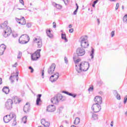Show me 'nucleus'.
Wrapping results in <instances>:
<instances>
[{
    "label": "nucleus",
    "instance_id": "43",
    "mask_svg": "<svg viewBox=\"0 0 127 127\" xmlns=\"http://www.w3.org/2000/svg\"><path fill=\"white\" fill-rule=\"evenodd\" d=\"M115 36V31H112L111 32V37H114Z\"/></svg>",
    "mask_w": 127,
    "mask_h": 127
},
{
    "label": "nucleus",
    "instance_id": "31",
    "mask_svg": "<svg viewBox=\"0 0 127 127\" xmlns=\"http://www.w3.org/2000/svg\"><path fill=\"white\" fill-rule=\"evenodd\" d=\"M62 39H64L65 42H68V40L66 38V34L62 33Z\"/></svg>",
    "mask_w": 127,
    "mask_h": 127
},
{
    "label": "nucleus",
    "instance_id": "2",
    "mask_svg": "<svg viewBox=\"0 0 127 127\" xmlns=\"http://www.w3.org/2000/svg\"><path fill=\"white\" fill-rule=\"evenodd\" d=\"M61 101H64V98L62 94H58L51 99V102L55 105H58Z\"/></svg>",
    "mask_w": 127,
    "mask_h": 127
},
{
    "label": "nucleus",
    "instance_id": "10",
    "mask_svg": "<svg viewBox=\"0 0 127 127\" xmlns=\"http://www.w3.org/2000/svg\"><path fill=\"white\" fill-rule=\"evenodd\" d=\"M11 28L10 27L4 29V32L3 33V35L4 37H8L10 34H11Z\"/></svg>",
    "mask_w": 127,
    "mask_h": 127
},
{
    "label": "nucleus",
    "instance_id": "24",
    "mask_svg": "<svg viewBox=\"0 0 127 127\" xmlns=\"http://www.w3.org/2000/svg\"><path fill=\"white\" fill-rule=\"evenodd\" d=\"M2 91L5 94H8L9 93V89L7 87H4L2 89Z\"/></svg>",
    "mask_w": 127,
    "mask_h": 127
},
{
    "label": "nucleus",
    "instance_id": "51",
    "mask_svg": "<svg viewBox=\"0 0 127 127\" xmlns=\"http://www.w3.org/2000/svg\"><path fill=\"white\" fill-rule=\"evenodd\" d=\"M53 27L54 28H56V23H55V22H53Z\"/></svg>",
    "mask_w": 127,
    "mask_h": 127
},
{
    "label": "nucleus",
    "instance_id": "6",
    "mask_svg": "<svg viewBox=\"0 0 127 127\" xmlns=\"http://www.w3.org/2000/svg\"><path fill=\"white\" fill-rule=\"evenodd\" d=\"M41 49L37 50L34 54H32L31 58L33 61H36L40 58Z\"/></svg>",
    "mask_w": 127,
    "mask_h": 127
},
{
    "label": "nucleus",
    "instance_id": "27",
    "mask_svg": "<svg viewBox=\"0 0 127 127\" xmlns=\"http://www.w3.org/2000/svg\"><path fill=\"white\" fill-rule=\"evenodd\" d=\"M12 121H13V122L12 123V127H15L16 126V115H15V118H13Z\"/></svg>",
    "mask_w": 127,
    "mask_h": 127
},
{
    "label": "nucleus",
    "instance_id": "23",
    "mask_svg": "<svg viewBox=\"0 0 127 127\" xmlns=\"http://www.w3.org/2000/svg\"><path fill=\"white\" fill-rule=\"evenodd\" d=\"M78 56H74L73 57V61L75 63V65H78V63L81 61V60L80 59H77Z\"/></svg>",
    "mask_w": 127,
    "mask_h": 127
},
{
    "label": "nucleus",
    "instance_id": "37",
    "mask_svg": "<svg viewBox=\"0 0 127 127\" xmlns=\"http://www.w3.org/2000/svg\"><path fill=\"white\" fill-rule=\"evenodd\" d=\"M68 96H71V97H72L73 98H76V96H77L76 94H73L71 93H69V95Z\"/></svg>",
    "mask_w": 127,
    "mask_h": 127
},
{
    "label": "nucleus",
    "instance_id": "22",
    "mask_svg": "<svg viewBox=\"0 0 127 127\" xmlns=\"http://www.w3.org/2000/svg\"><path fill=\"white\" fill-rule=\"evenodd\" d=\"M46 34L47 36L50 38H52L53 37V35L51 33V31L50 29H47L46 30Z\"/></svg>",
    "mask_w": 127,
    "mask_h": 127
},
{
    "label": "nucleus",
    "instance_id": "45",
    "mask_svg": "<svg viewBox=\"0 0 127 127\" xmlns=\"http://www.w3.org/2000/svg\"><path fill=\"white\" fill-rule=\"evenodd\" d=\"M78 7L76 8V9L75 10V11L73 12V14L76 15L77 14V11H78Z\"/></svg>",
    "mask_w": 127,
    "mask_h": 127
},
{
    "label": "nucleus",
    "instance_id": "38",
    "mask_svg": "<svg viewBox=\"0 0 127 127\" xmlns=\"http://www.w3.org/2000/svg\"><path fill=\"white\" fill-rule=\"evenodd\" d=\"M29 69L31 70V71H30L31 73H33V72H34V69H33V68H32V67L29 66Z\"/></svg>",
    "mask_w": 127,
    "mask_h": 127
},
{
    "label": "nucleus",
    "instance_id": "61",
    "mask_svg": "<svg viewBox=\"0 0 127 127\" xmlns=\"http://www.w3.org/2000/svg\"><path fill=\"white\" fill-rule=\"evenodd\" d=\"M18 9H19V10H21L22 9H24V8H18Z\"/></svg>",
    "mask_w": 127,
    "mask_h": 127
},
{
    "label": "nucleus",
    "instance_id": "12",
    "mask_svg": "<svg viewBox=\"0 0 127 127\" xmlns=\"http://www.w3.org/2000/svg\"><path fill=\"white\" fill-rule=\"evenodd\" d=\"M55 68H56V65L55 64H52L50 68L48 69V73H49L50 75H52L54 72V70H55Z\"/></svg>",
    "mask_w": 127,
    "mask_h": 127
},
{
    "label": "nucleus",
    "instance_id": "16",
    "mask_svg": "<svg viewBox=\"0 0 127 127\" xmlns=\"http://www.w3.org/2000/svg\"><path fill=\"white\" fill-rule=\"evenodd\" d=\"M6 48V46L4 44H2L0 45V55H3Z\"/></svg>",
    "mask_w": 127,
    "mask_h": 127
},
{
    "label": "nucleus",
    "instance_id": "60",
    "mask_svg": "<svg viewBox=\"0 0 127 127\" xmlns=\"http://www.w3.org/2000/svg\"><path fill=\"white\" fill-rule=\"evenodd\" d=\"M97 21L98 22V24H100V20H99V19H97Z\"/></svg>",
    "mask_w": 127,
    "mask_h": 127
},
{
    "label": "nucleus",
    "instance_id": "3",
    "mask_svg": "<svg viewBox=\"0 0 127 127\" xmlns=\"http://www.w3.org/2000/svg\"><path fill=\"white\" fill-rule=\"evenodd\" d=\"M79 42L82 48H87L89 46V43L88 42V37L87 36H82L79 39Z\"/></svg>",
    "mask_w": 127,
    "mask_h": 127
},
{
    "label": "nucleus",
    "instance_id": "21",
    "mask_svg": "<svg viewBox=\"0 0 127 127\" xmlns=\"http://www.w3.org/2000/svg\"><path fill=\"white\" fill-rule=\"evenodd\" d=\"M113 94L115 96L117 100H121V95H119V93H118V91H117L116 90H114L113 91Z\"/></svg>",
    "mask_w": 127,
    "mask_h": 127
},
{
    "label": "nucleus",
    "instance_id": "57",
    "mask_svg": "<svg viewBox=\"0 0 127 127\" xmlns=\"http://www.w3.org/2000/svg\"><path fill=\"white\" fill-rule=\"evenodd\" d=\"M97 2H98V0H96L94 1L93 4H96V3H97Z\"/></svg>",
    "mask_w": 127,
    "mask_h": 127
},
{
    "label": "nucleus",
    "instance_id": "59",
    "mask_svg": "<svg viewBox=\"0 0 127 127\" xmlns=\"http://www.w3.org/2000/svg\"><path fill=\"white\" fill-rule=\"evenodd\" d=\"M76 8L78 7L79 8V6H78V4L76 3Z\"/></svg>",
    "mask_w": 127,
    "mask_h": 127
},
{
    "label": "nucleus",
    "instance_id": "18",
    "mask_svg": "<svg viewBox=\"0 0 127 127\" xmlns=\"http://www.w3.org/2000/svg\"><path fill=\"white\" fill-rule=\"evenodd\" d=\"M29 110H30V106L28 103H26L24 106L23 111L24 113L27 114L28 112H29Z\"/></svg>",
    "mask_w": 127,
    "mask_h": 127
},
{
    "label": "nucleus",
    "instance_id": "52",
    "mask_svg": "<svg viewBox=\"0 0 127 127\" xmlns=\"http://www.w3.org/2000/svg\"><path fill=\"white\" fill-rule=\"evenodd\" d=\"M42 78H44V70H43L42 71Z\"/></svg>",
    "mask_w": 127,
    "mask_h": 127
},
{
    "label": "nucleus",
    "instance_id": "28",
    "mask_svg": "<svg viewBox=\"0 0 127 127\" xmlns=\"http://www.w3.org/2000/svg\"><path fill=\"white\" fill-rule=\"evenodd\" d=\"M52 76H54V78L57 81V80H58V78H59V73L58 72H56Z\"/></svg>",
    "mask_w": 127,
    "mask_h": 127
},
{
    "label": "nucleus",
    "instance_id": "20",
    "mask_svg": "<svg viewBox=\"0 0 127 127\" xmlns=\"http://www.w3.org/2000/svg\"><path fill=\"white\" fill-rule=\"evenodd\" d=\"M41 94H39L37 96V100H36V105L37 106H39V103H40V102H41Z\"/></svg>",
    "mask_w": 127,
    "mask_h": 127
},
{
    "label": "nucleus",
    "instance_id": "17",
    "mask_svg": "<svg viewBox=\"0 0 127 127\" xmlns=\"http://www.w3.org/2000/svg\"><path fill=\"white\" fill-rule=\"evenodd\" d=\"M41 124L44 126L45 127H49V126H50V123H48V122H47L45 119H42L41 120Z\"/></svg>",
    "mask_w": 127,
    "mask_h": 127
},
{
    "label": "nucleus",
    "instance_id": "50",
    "mask_svg": "<svg viewBox=\"0 0 127 127\" xmlns=\"http://www.w3.org/2000/svg\"><path fill=\"white\" fill-rule=\"evenodd\" d=\"M74 31V29L73 28L70 29L69 30V33H72V32Z\"/></svg>",
    "mask_w": 127,
    "mask_h": 127
},
{
    "label": "nucleus",
    "instance_id": "62",
    "mask_svg": "<svg viewBox=\"0 0 127 127\" xmlns=\"http://www.w3.org/2000/svg\"><path fill=\"white\" fill-rule=\"evenodd\" d=\"M95 5H96V4H94V3H93V4H92L93 7H95Z\"/></svg>",
    "mask_w": 127,
    "mask_h": 127
},
{
    "label": "nucleus",
    "instance_id": "56",
    "mask_svg": "<svg viewBox=\"0 0 127 127\" xmlns=\"http://www.w3.org/2000/svg\"><path fill=\"white\" fill-rule=\"evenodd\" d=\"M1 84H2V79L0 77V85H1Z\"/></svg>",
    "mask_w": 127,
    "mask_h": 127
},
{
    "label": "nucleus",
    "instance_id": "4",
    "mask_svg": "<svg viewBox=\"0 0 127 127\" xmlns=\"http://www.w3.org/2000/svg\"><path fill=\"white\" fill-rule=\"evenodd\" d=\"M29 36L26 34L22 35L19 39V43L20 44H25L29 41Z\"/></svg>",
    "mask_w": 127,
    "mask_h": 127
},
{
    "label": "nucleus",
    "instance_id": "36",
    "mask_svg": "<svg viewBox=\"0 0 127 127\" xmlns=\"http://www.w3.org/2000/svg\"><path fill=\"white\" fill-rule=\"evenodd\" d=\"M127 95L125 96L124 99V103L125 104H127Z\"/></svg>",
    "mask_w": 127,
    "mask_h": 127
},
{
    "label": "nucleus",
    "instance_id": "33",
    "mask_svg": "<svg viewBox=\"0 0 127 127\" xmlns=\"http://www.w3.org/2000/svg\"><path fill=\"white\" fill-rule=\"evenodd\" d=\"M98 115L97 114H93L92 115V119L96 120H98Z\"/></svg>",
    "mask_w": 127,
    "mask_h": 127
},
{
    "label": "nucleus",
    "instance_id": "8",
    "mask_svg": "<svg viewBox=\"0 0 127 127\" xmlns=\"http://www.w3.org/2000/svg\"><path fill=\"white\" fill-rule=\"evenodd\" d=\"M91 109L94 113H99L101 111L102 108L101 105L94 103L93 104Z\"/></svg>",
    "mask_w": 127,
    "mask_h": 127
},
{
    "label": "nucleus",
    "instance_id": "14",
    "mask_svg": "<svg viewBox=\"0 0 127 127\" xmlns=\"http://www.w3.org/2000/svg\"><path fill=\"white\" fill-rule=\"evenodd\" d=\"M95 104H97L98 105H101L103 102L102 100V97L100 96H96L94 98Z\"/></svg>",
    "mask_w": 127,
    "mask_h": 127
},
{
    "label": "nucleus",
    "instance_id": "55",
    "mask_svg": "<svg viewBox=\"0 0 127 127\" xmlns=\"http://www.w3.org/2000/svg\"><path fill=\"white\" fill-rule=\"evenodd\" d=\"M110 126L111 127H114V121L111 122Z\"/></svg>",
    "mask_w": 127,
    "mask_h": 127
},
{
    "label": "nucleus",
    "instance_id": "39",
    "mask_svg": "<svg viewBox=\"0 0 127 127\" xmlns=\"http://www.w3.org/2000/svg\"><path fill=\"white\" fill-rule=\"evenodd\" d=\"M13 77H14V75H13V76L11 75L10 76L9 80H11V83H13V82H14V81L13 80H12V79H11V78H13Z\"/></svg>",
    "mask_w": 127,
    "mask_h": 127
},
{
    "label": "nucleus",
    "instance_id": "1",
    "mask_svg": "<svg viewBox=\"0 0 127 127\" xmlns=\"http://www.w3.org/2000/svg\"><path fill=\"white\" fill-rule=\"evenodd\" d=\"M90 67V64L88 63V62H82L79 65H75V69L77 73H81L82 71H87Z\"/></svg>",
    "mask_w": 127,
    "mask_h": 127
},
{
    "label": "nucleus",
    "instance_id": "41",
    "mask_svg": "<svg viewBox=\"0 0 127 127\" xmlns=\"http://www.w3.org/2000/svg\"><path fill=\"white\" fill-rule=\"evenodd\" d=\"M64 62L65 64H68V59L66 57H64Z\"/></svg>",
    "mask_w": 127,
    "mask_h": 127
},
{
    "label": "nucleus",
    "instance_id": "63",
    "mask_svg": "<svg viewBox=\"0 0 127 127\" xmlns=\"http://www.w3.org/2000/svg\"><path fill=\"white\" fill-rule=\"evenodd\" d=\"M110 1H116V0H109Z\"/></svg>",
    "mask_w": 127,
    "mask_h": 127
},
{
    "label": "nucleus",
    "instance_id": "46",
    "mask_svg": "<svg viewBox=\"0 0 127 127\" xmlns=\"http://www.w3.org/2000/svg\"><path fill=\"white\" fill-rule=\"evenodd\" d=\"M63 93H64V94H66V95H68L69 96V94H70L69 92L66 91H63Z\"/></svg>",
    "mask_w": 127,
    "mask_h": 127
},
{
    "label": "nucleus",
    "instance_id": "19",
    "mask_svg": "<svg viewBox=\"0 0 127 127\" xmlns=\"http://www.w3.org/2000/svg\"><path fill=\"white\" fill-rule=\"evenodd\" d=\"M7 21H4L3 23L0 25V28H2V29H5V28H7L8 27H9L8 26H7Z\"/></svg>",
    "mask_w": 127,
    "mask_h": 127
},
{
    "label": "nucleus",
    "instance_id": "35",
    "mask_svg": "<svg viewBox=\"0 0 127 127\" xmlns=\"http://www.w3.org/2000/svg\"><path fill=\"white\" fill-rule=\"evenodd\" d=\"M27 120V116H25L22 118V121H24V124H26V121Z\"/></svg>",
    "mask_w": 127,
    "mask_h": 127
},
{
    "label": "nucleus",
    "instance_id": "49",
    "mask_svg": "<svg viewBox=\"0 0 127 127\" xmlns=\"http://www.w3.org/2000/svg\"><path fill=\"white\" fill-rule=\"evenodd\" d=\"M64 2V4L65 5H67L68 3V0H63Z\"/></svg>",
    "mask_w": 127,
    "mask_h": 127
},
{
    "label": "nucleus",
    "instance_id": "26",
    "mask_svg": "<svg viewBox=\"0 0 127 127\" xmlns=\"http://www.w3.org/2000/svg\"><path fill=\"white\" fill-rule=\"evenodd\" d=\"M13 102L15 104H18L20 103V99H19L17 97H15L13 99Z\"/></svg>",
    "mask_w": 127,
    "mask_h": 127
},
{
    "label": "nucleus",
    "instance_id": "7",
    "mask_svg": "<svg viewBox=\"0 0 127 127\" xmlns=\"http://www.w3.org/2000/svg\"><path fill=\"white\" fill-rule=\"evenodd\" d=\"M34 43H36L38 48L42 47V39L40 37H37L33 39Z\"/></svg>",
    "mask_w": 127,
    "mask_h": 127
},
{
    "label": "nucleus",
    "instance_id": "15",
    "mask_svg": "<svg viewBox=\"0 0 127 127\" xmlns=\"http://www.w3.org/2000/svg\"><path fill=\"white\" fill-rule=\"evenodd\" d=\"M55 110H56V108L54 105H49L47 109V112H54Z\"/></svg>",
    "mask_w": 127,
    "mask_h": 127
},
{
    "label": "nucleus",
    "instance_id": "47",
    "mask_svg": "<svg viewBox=\"0 0 127 127\" xmlns=\"http://www.w3.org/2000/svg\"><path fill=\"white\" fill-rule=\"evenodd\" d=\"M93 90H94V88L93 87H90L88 89V91H89V92H92V91H93Z\"/></svg>",
    "mask_w": 127,
    "mask_h": 127
},
{
    "label": "nucleus",
    "instance_id": "58",
    "mask_svg": "<svg viewBox=\"0 0 127 127\" xmlns=\"http://www.w3.org/2000/svg\"><path fill=\"white\" fill-rule=\"evenodd\" d=\"M69 28H72V25L70 24L68 26Z\"/></svg>",
    "mask_w": 127,
    "mask_h": 127
},
{
    "label": "nucleus",
    "instance_id": "13",
    "mask_svg": "<svg viewBox=\"0 0 127 127\" xmlns=\"http://www.w3.org/2000/svg\"><path fill=\"white\" fill-rule=\"evenodd\" d=\"M15 19L17 22L19 23V24H21V25H25V24H26V21H25L24 17H22V18L20 19L16 18Z\"/></svg>",
    "mask_w": 127,
    "mask_h": 127
},
{
    "label": "nucleus",
    "instance_id": "48",
    "mask_svg": "<svg viewBox=\"0 0 127 127\" xmlns=\"http://www.w3.org/2000/svg\"><path fill=\"white\" fill-rule=\"evenodd\" d=\"M19 2L21 4H22V5H24V1L23 0H19Z\"/></svg>",
    "mask_w": 127,
    "mask_h": 127
},
{
    "label": "nucleus",
    "instance_id": "54",
    "mask_svg": "<svg viewBox=\"0 0 127 127\" xmlns=\"http://www.w3.org/2000/svg\"><path fill=\"white\" fill-rule=\"evenodd\" d=\"M16 66H17V63H15L14 64H13L12 65V67H16Z\"/></svg>",
    "mask_w": 127,
    "mask_h": 127
},
{
    "label": "nucleus",
    "instance_id": "64",
    "mask_svg": "<svg viewBox=\"0 0 127 127\" xmlns=\"http://www.w3.org/2000/svg\"><path fill=\"white\" fill-rule=\"evenodd\" d=\"M70 127H76L74 125H72Z\"/></svg>",
    "mask_w": 127,
    "mask_h": 127
},
{
    "label": "nucleus",
    "instance_id": "30",
    "mask_svg": "<svg viewBox=\"0 0 127 127\" xmlns=\"http://www.w3.org/2000/svg\"><path fill=\"white\" fill-rule=\"evenodd\" d=\"M94 55H95V50H94V49L92 48L90 55V56L91 57V59H93L94 58Z\"/></svg>",
    "mask_w": 127,
    "mask_h": 127
},
{
    "label": "nucleus",
    "instance_id": "32",
    "mask_svg": "<svg viewBox=\"0 0 127 127\" xmlns=\"http://www.w3.org/2000/svg\"><path fill=\"white\" fill-rule=\"evenodd\" d=\"M50 81H51V82H52V83H53L54 82H56V80L55 79V78H54V76H51L50 77Z\"/></svg>",
    "mask_w": 127,
    "mask_h": 127
},
{
    "label": "nucleus",
    "instance_id": "44",
    "mask_svg": "<svg viewBox=\"0 0 127 127\" xmlns=\"http://www.w3.org/2000/svg\"><path fill=\"white\" fill-rule=\"evenodd\" d=\"M16 81H18V72H16Z\"/></svg>",
    "mask_w": 127,
    "mask_h": 127
},
{
    "label": "nucleus",
    "instance_id": "11",
    "mask_svg": "<svg viewBox=\"0 0 127 127\" xmlns=\"http://www.w3.org/2000/svg\"><path fill=\"white\" fill-rule=\"evenodd\" d=\"M86 53V52L85 51V50L82 48H78L76 50V54L77 56H83V55H85Z\"/></svg>",
    "mask_w": 127,
    "mask_h": 127
},
{
    "label": "nucleus",
    "instance_id": "29",
    "mask_svg": "<svg viewBox=\"0 0 127 127\" xmlns=\"http://www.w3.org/2000/svg\"><path fill=\"white\" fill-rule=\"evenodd\" d=\"M73 124L74 125H79L80 124V118L78 117L76 118Z\"/></svg>",
    "mask_w": 127,
    "mask_h": 127
},
{
    "label": "nucleus",
    "instance_id": "42",
    "mask_svg": "<svg viewBox=\"0 0 127 127\" xmlns=\"http://www.w3.org/2000/svg\"><path fill=\"white\" fill-rule=\"evenodd\" d=\"M119 6H120V4L119 3H117L116 4V8H115L116 10L119 9Z\"/></svg>",
    "mask_w": 127,
    "mask_h": 127
},
{
    "label": "nucleus",
    "instance_id": "5",
    "mask_svg": "<svg viewBox=\"0 0 127 127\" xmlns=\"http://www.w3.org/2000/svg\"><path fill=\"white\" fill-rule=\"evenodd\" d=\"M13 118H15V114L14 113H10L9 115H6L3 117V121L5 124L9 123Z\"/></svg>",
    "mask_w": 127,
    "mask_h": 127
},
{
    "label": "nucleus",
    "instance_id": "25",
    "mask_svg": "<svg viewBox=\"0 0 127 127\" xmlns=\"http://www.w3.org/2000/svg\"><path fill=\"white\" fill-rule=\"evenodd\" d=\"M53 5L57 8V9H61L62 8V6L59 4H57L55 2L53 3Z\"/></svg>",
    "mask_w": 127,
    "mask_h": 127
},
{
    "label": "nucleus",
    "instance_id": "40",
    "mask_svg": "<svg viewBox=\"0 0 127 127\" xmlns=\"http://www.w3.org/2000/svg\"><path fill=\"white\" fill-rule=\"evenodd\" d=\"M26 26L27 27H28V28L31 27V23H27Z\"/></svg>",
    "mask_w": 127,
    "mask_h": 127
},
{
    "label": "nucleus",
    "instance_id": "53",
    "mask_svg": "<svg viewBox=\"0 0 127 127\" xmlns=\"http://www.w3.org/2000/svg\"><path fill=\"white\" fill-rule=\"evenodd\" d=\"M17 35H18L17 34H16V33H13V34H12V36L13 37H17Z\"/></svg>",
    "mask_w": 127,
    "mask_h": 127
},
{
    "label": "nucleus",
    "instance_id": "34",
    "mask_svg": "<svg viewBox=\"0 0 127 127\" xmlns=\"http://www.w3.org/2000/svg\"><path fill=\"white\" fill-rule=\"evenodd\" d=\"M22 56V53L19 52L18 53V55H17V59H20L21 58V57Z\"/></svg>",
    "mask_w": 127,
    "mask_h": 127
},
{
    "label": "nucleus",
    "instance_id": "9",
    "mask_svg": "<svg viewBox=\"0 0 127 127\" xmlns=\"http://www.w3.org/2000/svg\"><path fill=\"white\" fill-rule=\"evenodd\" d=\"M13 101L10 99H8L5 102V107L7 110H11L12 109V105Z\"/></svg>",
    "mask_w": 127,
    "mask_h": 127
}]
</instances>
